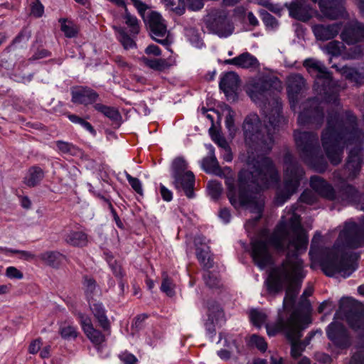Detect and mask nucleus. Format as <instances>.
<instances>
[{"mask_svg":"<svg viewBox=\"0 0 364 364\" xmlns=\"http://www.w3.org/2000/svg\"><path fill=\"white\" fill-rule=\"evenodd\" d=\"M113 60L118 65L119 68L123 70H129L131 69V65L121 55L114 56Z\"/></svg>","mask_w":364,"mask_h":364,"instance_id":"obj_59","label":"nucleus"},{"mask_svg":"<svg viewBox=\"0 0 364 364\" xmlns=\"http://www.w3.org/2000/svg\"><path fill=\"white\" fill-rule=\"evenodd\" d=\"M341 38L348 45L364 41V24L357 21L348 23L341 33Z\"/></svg>","mask_w":364,"mask_h":364,"instance_id":"obj_16","label":"nucleus"},{"mask_svg":"<svg viewBox=\"0 0 364 364\" xmlns=\"http://www.w3.org/2000/svg\"><path fill=\"white\" fill-rule=\"evenodd\" d=\"M42 342L41 338H37L33 340L28 346V352L31 354H36L37 353L41 346Z\"/></svg>","mask_w":364,"mask_h":364,"instance_id":"obj_60","label":"nucleus"},{"mask_svg":"<svg viewBox=\"0 0 364 364\" xmlns=\"http://www.w3.org/2000/svg\"><path fill=\"white\" fill-rule=\"evenodd\" d=\"M58 151L63 154H70L71 156H79L82 154L80 149L74 144L68 141L58 140L55 141Z\"/></svg>","mask_w":364,"mask_h":364,"instance_id":"obj_30","label":"nucleus"},{"mask_svg":"<svg viewBox=\"0 0 364 364\" xmlns=\"http://www.w3.org/2000/svg\"><path fill=\"white\" fill-rule=\"evenodd\" d=\"M324 119L323 109L317 97L309 99L303 105V110L298 116V123L301 126L312 125L319 128Z\"/></svg>","mask_w":364,"mask_h":364,"instance_id":"obj_12","label":"nucleus"},{"mask_svg":"<svg viewBox=\"0 0 364 364\" xmlns=\"http://www.w3.org/2000/svg\"><path fill=\"white\" fill-rule=\"evenodd\" d=\"M210 154L202 161V168L207 173H213L225 178L227 196L230 203L235 208L245 207L252 213H256L253 219L245 224L248 230L261 218L264 208V199L259 192L276 185L279 181V175L270 158L257 159L250 155L246 159V167L238 173L237 186L235 184L232 171L230 167L221 168L210 146Z\"/></svg>","mask_w":364,"mask_h":364,"instance_id":"obj_2","label":"nucleus"},{"mask_svg":"<svg viewBox=\"0 0 364 364\" xmlns=\"http://www.w3.org/2000/svg\"><path fill=\"white\" fill-rule=\"evenodd\" d=\"M60 22L61 23V31L67 38L76 36L78 31L77 28L73 22H68L66 19L64 18H60Z\"/></svg>","mask_w":364,"mask_h":364,"instance_id":"obj_41","label":"nucleus"},{"mask_svg":"<svg viewBox=\"0 0 364 364\" xmlns=\"http://www.w3.org/2000/svg\"><path fill=\"white\" fill-rule=\"evenodd\" d=\"M341 29V23L316 24L312 26V31L316 38L321 41H326L334 38Z\"/></svg>","mask_w":364,"mask_h":364,"instance_id":"obj_20","label":"nucleus"},{"mask_svg":"<svg viewBox=\"0 0 364 364\" xmlns=\"http://www.w3.org/2000/svg\"><path fill=\"white\" fill-rule=\"evenodd\" d=\"M187 168V164L186 161L181 157L176 158L172 162L171 170L172 177H177V183L179 181V174L186 173Z\"/></svg>","mask_w":364,"mask_h":364,"instance_id":"obj_35","label":"nucleus"},{"mask_svg":"<svg viewBox=\"0 0 364 364\" xmlns=\"http://www.w3.org/2000/svg\"><path fill=\"white\" fill-rule=\"evenodd\" d=\"M318 3L323 15L329 19H336L344 12L343 0H311Z\"/></svg>","mask_w":364,"mask_h":364,"instance_id":"obj_18","label":"nucleus"},{"mask_svg":"<svg viewBox=\"0 0 364 364\" xmlns=\"http://www.w3.org/2000/svg\"><path fill=\"white\" fill-rule=\"evenodd\" d=\"M363 48L362 46H355L350 48L345 54L344 58L348 60L359 59L363 56Z\"/></svg>","mask_w":364,"mask_h":364,"instance_id":"obj_48","label":"nucleus"},{"mask_svg":"<svg viewBox=\"0 0 364 364\" xmlns=\"http://www.w3.org/2000/svg\"><path fill=\"white\" fill-rule=\"evenodd\" d=\"M124 9L125 14L124 18L125 20V23L130 28L131 33L133 35H137L140 31L139 21L135 16L130 14L126 6L124 7Z\"/></svg>","mask_w":364,"mask_h":364,"instance_id":"obj_40","label":"nucleus"},{"mask_svg":"<svg viewBox=\"0 0 364 364\" xmlns=\"http://www.w3.org/2000/svg\"><path fill=\"white\" fill-rule=\"evenodd\" d=\"M45 176L44 171L39 166H33L28 168L23 183L28 187H35L40 184Z\"/></svg>","mask_w":364,"mask_h":364,"instance_id":"obj_26","label":"nucleus"},{"mask_svg":"<svg viewBox=\"0 0 364 364\" xmlns=\"http://www.w3.org/2000/svg\"><path fill=\"white\" fill-rule=\"evenodd\" d=\"M94 108L114 122H117L121 118L119 112L114 107H108L100 103H96L94 105Z\"/></svg>","mask_w":364,"mask_h":364,"instance_id":"obj_32","label":"nucleus"},{"mask_svg":"<svg viewBox=\"0 0 364 364\" xmlns=\"http://www.w3.org/2000/svg\"><path fill=\"white\" fill-rule=\"evenodd\" d=\"M250 316L252 323L257 327H260L267 319V315L257 310H252Z\"/></svg>","mask_w":364,"mask_h":364,"instance_id":"obj_46","label":"nucleus"},{"mask_svg":"<svg viewBox=\"0 0 364 364\" xmlns=\"http://www.w3.org/2000/svg\"><path fill=\"white\" fill-rule=\"evenodd\" d=\"M251 245L252 257L260 268L272 262L269 245L278 252H286V259L270 269L265 282L270 294H276L287 286L282 308L279 309L274 323H279L282 317L286 323L307 322L310 318L302 316L294 309L295 299L305 277L303 261L299 255L306 250L308 245V237L301 225L300 216L288 213L282 217L269 237L263 230L258 238L252 240Z\"/></svg>","mask_w":364,"mask_h":364,"instance_id":"obj_1","label":"nucleus"},{"mask_svg":"<svg viewBox=\"0 0 364 364\" xmlns=\"http://www.w3.org/2000/svg\"><path fill=\"white\" fill-rule=\"evenodd\" d=\"M223 312L219 304L215 301L208 302V317H212L218 319L222 315Z\"/></svg>","mask_w":364,"mask_h":364,"instance_id":"obj_47","label":"nucleus"},{"mask_svg":"<svg viewBox=\"0 0 364 364\" xmlns=\"http://www.w3.org/2000/svg\"><path fill=\"white\" fill-rule=\"evenodd\" d=\"M326 335L328 338L338 348L346 349L351 344L348 332L341 323H331L326 328Z\"/></svg>","mask_w":364,"mask_h":364,"instance_id":"obj_14","label":"nucleus"},{"mask_svg":"<svg viewBox=\"0 0 364 364\" xmlns=\"http://www.w3.org/2000/svg\"><path fill=\"white\" fill-rule=\"evenodd\" d=\"M284 162L286 166L284 186L276 197L278 205H282L296 193L304 176V169L291 154L287 153L284 155Z\"/></svg>","mask_w":364,"mask_h":364,"instance_id":"obj_9","label":"nucleus"},{"mask_svg":"<svg viewBox=\"0 0 364 364\" xmlns=\"http://www.w3.org/2000/svg\"><path fill=\"white\" fill-rule=\"evenodd\" d=\"M304 66L309 73L315 76L314 90L321 99L326 102L338 105V87L323 63L314 58H309L304 60Z\"/></svg>","mask_w":364,"mask_h":364,"instance_id":"obj_6","label":"nucleus"},{"mask_svg":"<svg viewBox=\"0 0 364 364\" xmlns=\"http://www.w3.org/2000/svg\"><path fill=\"white\" fill-rule=\"evenodd\" d=\"M323 49L327 53L333 56H339L345 49V46L341 41H332L328 43Z\"/></svg>","mask_w":364,"mask_h":364,"instance_id":"obj_39","label":"nucleus"},{"mask_svg":"<svg viewBox=\"0 0 364 364\" xmlns=\"http://www.w3.org/2000/svg\"><path fill=\"white\" fill-rule=\"evenodd\" d=\"M166 6L175 11L177 14L181 15L185 11V0H164Z\"/></svg>","mask_w":364,"mask_h":364,"instance_id":"obj_45","label":"nucleus"},{"mask_svg":"<svg viewBox=\"0 0 364 364\" xmlns=\"http://www.w3.org/2000/svg\"><path fill=\"white\" fill-rule=\"evenodd\" d=\"M350 364H364V350H360L352 356Z\"/></svg>","mask_w":364,"mask_h":364,"instance_id":"obj_63","label":"nucleus"},{"mask_svg":"<svg viewBox=\"0 0 364 364\" xmlns=\"http://www.w3.org/2000/svg\"><path fill=\"white\" fill-rule=\"evenodd\" d=\"M204 23L210 33L220 38H227L234 31V25L228 11L224 9H212L204 17Z\"/></svg>","mask_w":364,"mask_h":364,"instance_id":"obj_11","label":"nucleus"},{"mask_svg":"<svg viewBox=\"0 0 364 364\" xmlns=\"http://www.w3.org/2000/svg\"><path fill=\"white\" fill-rule=\"evenodd\" d=\"M141 60L147 67L157 71H164L170 67V64L165 59H150L143 57Z\"/></svg>","mask_w":364,"mask_h":364,"instance_id":"obj_31","label":"nucleus"},{"mask_svg":"<svg viewBox=\"0 0 364 364\" xmlns=\"http://www.w3.org/2000/svg\"><path fill=\"white\" fill-rule=\"evenodd\" d=\"M212 139L223 150L230 147L226 139L219 133L212 134Z\"/></svg>","mask_w":364,"mask_h":364,"instance_id":"obj_56","label":"nucleus"},{"mask_svg":"<svg viewBox=\"0 0 364 364\" xmlns=\"http://www.w3.org/2000/svg\"><path fill=\"white\" fill-rule=\"evenodd\" d=\"M341 75L348 80L355 82L357 85L364 84V68L357 69L355 68L343 66L339 70Z\"/></svg>","mask_w":364,"mask_h":364,"instance_id":"obj_25","label":"nucleus"},{"mask_svg":"<svg viewBox=\"0 0 364 364\" xmlns=\"http://www.w3.org/2000/svg\"><path fill=\"white\" fill-rule=\"evenodd\" d=\"M259 14L266 27L272 29L277 28L279 22L275 17L264 9L259 10Z\"/></svg>","mask_w":364,"mask_h":364,"instance_id":"obj_42","label":"nucleus"},{"mask_svg":"<svg viewBox=\"0 0 364 364\" xmlns=\"http://www.w3.org/2000/svg\"><path fill=\"white\" fill-rule=\"evenodd\" d=\"M208 193L213 200H218L223 191L220 183L216 181H209L208 183Z\"/></svg>","mask_w":364,"mask_h":364,"instance_id":"obj_44","label":"nucleus"},{"mask_svg":"<svg viewBox=\"0 0 364 364\" xmlns=\"http://www.w3.org/2000/svg\"><path fill=\"white\" fill-rule=\"evenodd\" d=\"M315 358L317 361L321 363L330 364L332 362L331 356L325 353L318 352L315 354Z\"/></svg>","mask_w":364,"mask_h":364,"instance_id":"obj_62","label":"nucleus"},{"mask_svg":"<svg viewBox=\"0 0 364 364\" xmlns=\"http://www.w3.org/2000/svg\"><path fill=\"white\" fill-rule=\"evenodd\" d=\"M306 89V81L300 74H293L288 77L287 92L291 102H294L297 95Z\"/></svg>","mask_w":364,"mask_h":364,"instance_id":"obj_21","label":"nucleus"},{"mask_svg":"<svg viewBox=\"0 0 364 364\" xmlns=\"http://www.w3.org/2000/svg\"><path fill=\"white\" fill-rule=\"evenodd\" d=\"M144 21L149 28L151 38L161 44L167 45L168 33L162 16L159 13L152 11Z\"/></svg>","mask_w":364,"mask_h":364,"instance_id":"obj_13","label":"nucleus"},{"mask_svg":"<svg viewBox=\"0 0 364 364\" xmlns=\"http://www.w3.org/2000/svg\"><path fill=\"white\" fill-rule=\"evenodd\" d=\"M277 78L267 75H262L250 80L246 85V92L255 103H262L263 109L264 105L272 109L274 107L272 100L277 98L282 103L281 100L272 95L273 84Z\"/></svg>","mask_w":364,"mask_h":364,"instance_id":"obj_10","label":"nucleus"},{"mask_svg":"<svg viewBox=\"0 0 364 364\" xmlns=\"http://www.w3.org/2000/svg\"><path fill=\"white\" fill-rule=\"evenodd\" d=\"M6 275L10 279H22L23 274L14 267H9L6 270Z\"/></svg>","mask_w":364,"mask_h":364,"instance_id":"obj_55","label":"nucleus"},{"mask_svg":"<svg viewBox=\"0 0 364 364\" xmlns=\"http://www.w3.org/2000/svg\"><path fill=\"white\" fill-rule=\"evenodd\" d=\"M85 333L89 340L98 348L100 346L106 341L105 336L100 330L95 328L93 326Z\"/></svg>","mask_w":364,"mask_h":364,"instance_id":"obj_37","label":"nucleus"},{"mask_svg":"<svg viewBox=\"0 0 364 364\" xmlns=\"http://www.w3.org/2000/svg\"><path fill=\"white\" fill-rule=\"evenodd\" d=\"M364 140V133L357 127V118L350 112H346V121L341 120L338 112L329 113L327 117V127L322 132L321 142L326 156L333 165H338L343 158L346 146L355 144L352 149L345 165L348 174L346 179H353L359 173L363 162V149L360 143ZM336 177L344 179L336 172Z\"/></svg>","mask_w":364,"mask_h":364,"instance_id":"obj_3","label":"nucleus"},{"mask_svg":"<svg viewBox=\"0 0 364 364\" xmlns=\"http://www.w3.org/2000/svg\"><path fill=\"white\" fill-rule=\"evenodd\" d=\"M311 187L321 197L331 201L349 204L360 200V193L352 185L344 184L336 192L326 181L318 176L310 178Z\"/></svg>","mask_w":364,"mask_h":364,"instance_id":"obj_7","label":"nucleus"},{"mask_svg":"<svg viewBox=\"0 0 364 364\" xmlns=\"http://www.w3.org/2000/svg\"><path fill=\"white\" fill-rule=\"evenodd\" d=\"M294 137L303 161L317 172H324L328 163L321 149L317 134L314 132L295 130Z\"/></svg>","mask_w":364,"mask_h":364,"instance_id":"obj_5","label":"nucleus"},{"mask_svg":"<svg viewBox=\"0 0 364 364\" xmlns=\"http://www.w3.org/2000/svg\"><path fill=\"white\" fill-rule=\"evenodd\" d=\"M188 7L192 11H198L203 7L202 0H187Z\"/></svg>","mask_w":364,"mask_h":364,"instance_id":"obj_64","label":"nucleus"},{"mask_svg":"<svg viewBox=\"0 0 364 364\" xmlns=\"http://www.w3.org/2000/svg\"><path fill=\"white\" fill-rule=\"evenodd\" d=\"M284 6L289 11V16L296 20L306 22L313 16V9L307 0H293Z\"/></svg>","mask_w":364,"mask_h":364,"instance_id":"obj_15","label":"nucleus"},{"mask_svg":"<svg viewBox=\"0 0 364 364\" xmlns=\"http://www.w3.org/2000/svg\"><path fill=\"white\" fill-rule=\"evenodd\" d=\"M119 32V41L126 50L133 48L136 47V43L124 31L122 28H117Z\"/></svg>","mask_w":364,"mask_h":364,"instance_id":"obj_43","label":"nucleus"},{"mask_svg":"<svg viewBox=\"0 0 364 364\" xmlns=\"http://www.w3.org/2000/svg\"><path fill=\"white\" fill-rule=\"evenodd\" d=\"M126 178L132 188L139 195H143L141 183L139 178L132 176L129 173H125Z\"/></svg>","mask_w":364,"mask_h":364,"instance_id":"obj_49","label":"nucleus"},{"mask_svg":"<svg viewBox=\"0 0 364 364\" xmlns=\"http://www.w3.org/2000/svg\"><path fill=\"white\" fill-rule=\"evenodd\" d=\"M146 318H147V315H146V314L138 315L134 319L133 323L132 325V328H134L136 331H138L143 327V323Z\"/></svg>","mask_w":364,"mask_h":364,"instance_id":"obj_58","label":"nucleus"},{"mask_svg":"<svg viewBox=\"0 0 364 364\" xmlns=\"http://www.w3.org/2000/svg\"><path fill=\"white\" fill-rule=\"evenodd\" d=\"M83 286L88 300H94L93 296L99 290L96 281L93 278L85 276L83 278Z\"/></svg>","mask_w":364,"mask_h":364,"instance_id":"obj_34","label":"nucleus"},{"mask_svg":"<svg viewBox=\"0 0 364 364\" xmlns=\"http://www.w3.org/2000/svg\"><path fill=\"white\" fill-rule=\"evenodd\" d=\"M250 343L255 346L259 350L264 352L267 348V344L262 337L257 335H252L250 337Z\"/></svg>","mask_w":364,"mask_h":364,"instance_id":"obj_50","label":"nucleus"},{"mask_svg":"<svg viewBox=\"0 0 364 364\" xmlns=\"http://www.w3.org/2000/svg\"><path fill=\"white\" fill-rule=\"evenodd\" d=\"M78 317L80 318V323L81 324L84 333L87 331L90 328H91L93 326L91 319L87 316H85L82 314H79Z\"/></svg>","mask_w":364,"mask_h":364,"instance_id":"obj_54","label":"nucleus"},{"mask_svg":"<svg viewBox=\"0 0 364 364\" xmlns=\"http://www.w3.org/2000/svg\"><path fill=\"white\" fill-rule=\"evenodd\" d=\"M316 196L312 191L309 190L304 191L300 196V200L306 204L311 205L316 201Z\"/></svg>","mask_w":364,"mask_h":364,"instance_id":"obj_53","label":"nucleus"},{"mask_svg":"<svg viewBox=\"0 0 364 364\" xmlns=\"http://www.w3.org/2000/svg\"><path fill=\"white\" fill-rule=\"evenodd\" d=\"M272 109L264 105L263 109L265 118L269 125L262 126L259 116L250 114L244 119L242 131L245 144L248 146L247 156H254L256 159L259 157L267 158L264 156L271 151L274 144V134L277 128L284 121L282 115V103L277 98L273 99Z\"/></svg>","mask_w":364,"mask_h":364,"instance_id":"obj_4","label":"nucleus"},{"mask_svg":"<svg viewBox=\"0 0 364 364\" xmlns=\"http://www.w3.org/2000/svg\"><path fill=\"white\" fill-rule=\"evenodd\" d=\"M307 320V322L286 323V321L282 317L279 323L267 324V332L269 336H274L277 333H282L291 344V355L294 358H297L305 349L301 343V338L302 337V331L311 322V319Z\"/></svg>","mask_w":364,"mask_h":364,"instance_id":"obj_8","label":"nucleus"},{"mask_svg":"<svg viewBox=\"0 0 364 364\" xmlns=\"http://www.w3.org/2000/svg\"><path fill=\"white\" fill-rule=\"evenodd\" d=\"M44 13V7L39 0H33L31 4V14L39 18Z\"/></svg>","mask_w":364,"mask_h":364,"instance_id":"obj_52","label":"nucleus"},{"mask_svg":"<svg viewBox=\"0 0 364 364\" xmlns=\"http://www.w3.org/2000/svg\"><path fill=\"white\" fill-rule=\"evenodd\" d=\"M65 241L74 247H84L87 244V237L82 232L72 231L65 235Z\"/></svg>","mask_w":364,"mask_h":364,"instance_id":"obj_29","label":"nucleus"},{"mask_svg":"<svg viewBox=\"0 0 364 364\" xmlns=\"http://www.w3.org/2000/svg\"><path fill=\"white\" fill-rule=\"evenodd\" d=\"M224 63L244 69H257L259 67L257 58L248 52H244L232 59L225 60Z\"/></svg>","mask_w":364,"mask_h":364,"instance_id":"obj_22","label":"nucleus"},{"mask_svg":"<svg viewBox=\"0 0 364 364\" xmlns=\"http://www.w3.org/2000/svg\"><path fill=\"white\" fill-rule=\"evenodd\" d=\"M239 81V76L234 72H228L221 78L219 86L228 100L235 101L237 98V90Z\"/></svg>","mask_w":364,"mask_h":364,"instance_id":"obj_17","label":"nucleus"},{"mask_svg":"<svg viewBox=\"0 0 364 364\" xmlns=\"http://www.w3.org/2000/svg\"><path fill=\"white\" fill-rule=\"evenodd\" d=\"M205 284L210 289H217L220 287V279L216 272L205 269L203 274Z\"/></svg>","mask_w":364,"mask_h":364,"instance_id":"obj_33","label":"nucleus"},{"mask_svg":"<svg viewBox=\"0 0 364 364\" xmlns=\"http://www.w3.org/2000/svg\"><path fill=\"white\" fill-rule=\"evenodd\" d=\"M100 198H102V200H104L105 202H107L108 203V205H109V208H110L112 213V215H113V217H114V219L116 222V224L117 225L119 228H123V223L121 221L119 217L117 215L116 211L114 210L112 203H110V201L109 200H107V198H105L104 196H100Z\"/></svg>","mask_w":364,"mask_h":364,"instance_id":"obj_61","label":"nucleus"},{"mask_svg":"<svg viewBox=\"0 0 364 364\" xmlns=\"http://www.w3.org/2000/svg\"><path fill=\"white\" fill-rule=\"evenodd\" d=\"M59 333L65 340L75 339L78 335L76 327L67 323H64L60 326Z\"/></svg>","mask_w":364,"mask_h":364,"instance_id":"obj_38","label":"nucleus"},{"mask_svg":"<svg viewBox=\"0 0 364 364\" xmlns=\"http://www.w3.org/2000/svg\"><path fill=\"white\" fill-rule=\"evenodd\" d=\"M90 308L98 321L100 326L105 331L110 332V322L108 320L105 310L102 303L97 302L95 300L89 301Z\"/></svg>","mask_w":364,"mask_h":364,"instance_id":"obj_24","label":"nucleus"},{"mask_svg":"<svg viewBox=\"0 0 364 364\" xmlns=\"http://www.w3.org/2000/svg\"><path fill=\"white\" fill-rule=\"evenodd\" d=\"M0 250L4 252H11L14 254H19L21 259H24L26 260H31L35 258V255L32 254L30 252L24 251V250H11L6 248H0Z\"/></svg>","mask_w":364,"mask_h":364,"instance_id":"obj_51","label":"nucleus"},{"mask_svg":"<svg viewBox=\"0 0 364 364\" xmlns=\"http://www.w3.org/2000/svg\"><path fill=\"white\" fill-rule=\"evenodd\" d=\"M173 185L176 189L181 188L189 198L194 197L193 186L195 176L191 171H186L184 173L179 174V181L178 183L177 177L173 178Z\"/></svg>","mask_w":364,"mask_h":364,"instance_id":"obj_23","label":"nucleus"},{"mask_svg":"<svg viewBox=\"0 0 364 364\" xmlns=\"http://www.w3.org/2000/svg\"><path fill=\"white\" fill-rule=\"evenodd\" d=\"M72 102L85 106L94 104L99 98V95L88 87H77L72 89Z\"/></svg>","mask_w":364,"mask_h":364,"instance_id":"obj_19","label":"nucleus"},{"mask_svg":"<svg viewBox=\"0 0 364 364\" xmlns=\"http://www.w3.org/2000/svg\"><path fill=\"white\" fill-rule=\"evenodd\" d=\"M196 257L205 269H209L214 265L213 259L210 254V248L208 246L197 247Z\"/></svg>","mask_w":364,"mask_h":364,"instance_id":"obj_28","label":"nucleus"},{"mask_svg":"<svg viewBox=\"0 0 364 364\" xmlns=\"http://www.w3.org/2000/svg\"><path fill=\"white\" fill-rule=\"evenodd\" d=\"M39 258L46 264L52 267H58L65 256L58 251H47L39 255Z\"/></svg>","mask_w":364,"mask_h":364,"instance_id":"obj_27","label":"nucleus"},{"mask_svg":"<svg viewBox=\"0 0 364 364\" xmlns=\"http://www.w3.org/2000/svg\"><path fill=\"white\" fill-rule=\"evenodd\" d=\"M119 358L124 364H137L138 363L137 358L133 354L127 352L121 354Z\"/></svg>","mask_w":364,"mask_h":364,"instance_id":"obj_57","label":"nucleus"},{"mask_svg":"<svg viewBox=\"0 0 364 364\" xmlns=\"http://www.w3.org/2000/svg\"><path fill=\"white\" fill-rule=\"evenodd\" d=\"M160 289L169 297L175 295V284L166 272H162V282Z\"/></svg>","mask_w":364,"mask_h":364,"instance_id":"obj_36","label":"nucleus"}]
</instances>
